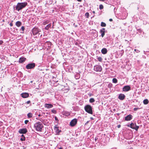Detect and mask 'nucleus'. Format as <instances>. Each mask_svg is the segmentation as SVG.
<instances>
[{
    "instance_id": "nucleus-1",
    "label": "nucleus",
    "mask_w": 149,
    "mask_h": 149,
    "mask_svg": "<svg viewBox=\"0 0 149 149\" xmlns=\"http://www.w3.org/2000/svg\"><path fill=\"white\" fill-rule=\"evenodd\" d=\"M27 4V3L26 2L18 3L15 7H14V8H15V10L19 11V10L24 8Z\"/></svg>"
},
{
    "instance_id": "nucleus-2",
    "label": "nucleus",
    "mask_w": 149,
    "mask_h": 149,
    "mask_svg": "<svg viewBox=\"0 0 149 149\" xmlns=\"http://www.w3.org/2000/svg\"><path fill=\"white\" fill-rule=\"evenodd\" d=\"M34 127L38 131L41 132L43 127L42 124L40 122H36L34 125Z\"/></svg>"
},
{
    "instance_id": "nucleus-3",
    "label": "nucleus",
    "mask_w": 149,
    "mask_h": 149,
    "mask_svg": "<svg viewBox=\"0 0 149 149\" xmlns=\"http://www.w3.org/2000/svg\"><path fill=\"white\" fill-rule=\"evenodd\" d=\"M84 109L85 111L87 113L92 114L93 111L92 108L91 106L90 105H87L84 107Z\"/></svg>"
},
{
    "instance_id": "nucleus-4",
    "label": "nucleus",
    "mask_w": 149,
    "mask_h": 149,
    "mask_svg": "<svg viewBox=\"0 0 149 149\" xmlns=\"http://www.w3.org/2000/svg\"><path fill=\"white\" fill-rule=\"evenodd\" d=\"M35 64L34 63H30L27 65L26 66V68L27 69H33L35 67Z\"/></svg>"
},
{
    "instance_id": "nucleus-5",
    "label": "nucleus",
    "mask_w": 149,
    "mask_h": 149,
    "mask_svg": "<svg viewBox=\"0 0 149 149\" xmlns=\"http://www.w3.org/2000/svg\"><path fill=\"white\" fill-rule=\"evenodd\" d=\"M128 126L130 127L133 129H135L136 131H137L139 128V126L136 125V124H134L133 123H132L130 125H128Z\"/></svg>"
},
{
    "instance_id": "nucleus-6",
    "label": "nucleus",
    "mask_w": 149,
    "mask_h": 149,
    "mask_svg": "<svg viewBox=\"0 0 149 149\" xmlns=\"http://www.w3.org/2000/svg\"><path fill=\"white\" fill-rule=\"evenodd\" d=\"M94 70L96 72H101L102 70V68L100 65H97L94 67Z\"/></svg>"
},
{
    "instance_id": "nucleus-7",
    "label": "nucleus",
    "mask_w": 149,
    "mask_h": 149,
    "mask_svg": "<svg viewBox=\"0 0 149 149\" xmlns=\"http://www.w3.org/2000/svg\"><path fill=\"white\" fill-rule=\"evenodd\" d=\"M77 119L74 118L70 122V125L72 127H73L77 124Z\"/></svg>"
},
{
    "instance_id": "nucleus-8",
    "label": "nucleus",
    "mask_w": 149,
    "mask_h": 149,
    "mask_svg": "<svg viewBox=\"0 0 149 149\" xmlns=\"http://www.w3.org/2000/svg\"><path fill=\"white\" fill-rule=\"evenodd\" d=\"M40 31V29L34 27L32 30V32L33 35L37 34Z\"/></svg>"
},
{
    "instance_id": "nucleus-9",
    "label": "nucleus",
    "mask_w": 149,
    "mask_h": 149,
    "mask_svg": "<svg viewBox=\"0 0 149 149\" xmlns=\"http://www.w3.org/2000/svg\"><path fill=\"white\" fill-rule=\"evenodd\" d=\"M131 89V87L129 86H125L123 88V91H124L127 92L130 91Z\"/></svg>"
},
{
    "instance_id": "nucleus-10",
    "label": "nucleus",
    "mask_w": 149,
    "mask_h": 149,
    "mask_svg": "<svg viewBox=\"0 0 149 149\" xmlns=\"http://www.w3.org/2000/svg\"><path fill=\"white\" fill-rule=\"evenodd\" d=\"M27 132L26 128H22L19 130V132L20 134H25Z\"/></svg>"
},
{
    "instance_id": "nucleus-11",
    "label": "nucleus",
    "mask_w": 149,
    "mask_h": 149,
    "mask_svg": "<svg viewBox=\"0 0 149 149\" xmlns=\"http://www.w3.org/2000/svg\"><path fill=\"white\" fill-rule=\"evenodd\" d=\"M132 118V116L131 114H129L125 117V120L126 121H130Z\"/></svg>"
},
{
    "instance_id": "nucleus-12",
    "label": "nucleus",
    "mask_w": 149,
    "mask_h": 149,
    "mask_svg": "<svg viewBox=\"0 0 149 149\" xmlns=\"http://www.w3.org/2000/svg\"><path fill=\"white\" fill-rule=\"evenodd\" d=\"M105 29L104 28H102L100 29V32L101 33V36L102 38H103L105 35Z\"/></svg>"
},
{
    "instance_id": "nucleus-13",
    "label": "nucleus",
    "mask_w": 149,
    "mask_h": 149,
    "mask_svg": "<svg viewBox=\"0 0 149 149\" xmlns=\"http://www.w3.org/2000/svg\"><path fill=\"white\" fill-rule=\"evenodd\" d=\"M125 97V96L124 94H120L118 95V98L121 100H123L124 99Z\"/></svg>"
},
{
    "instance_id": "nucleus-14",
    "label": "nucleus",
    "mask_w": 149,
    "mask_h": 149,
    "mask_svg": "<svg viewBox=\"0 0 149 149\" xmlns=\"http://www.w3.org/2000/svg\"><path fill=\"white\" fill-rule=\"evenodd\" d=\"M21 95L22 97L26 98L29 97V94L27 93H22Z\"/></svg>"
},
{
    "instance_id": "nucleus-15",
    "label": "nucleus",
    "mask_w": 149,
    "mask_h": 149,
    "mask_svg": "<svg viewBox=\"0 0 149 149\" xmlns=\"http://www.w3.org/2000/svg\"><path fill=\"white\" fill-rule=\"evenodd\" d=\"M44 106L47 109H49L52 108L53 107L52 105L51 104H45Z\"/></svg>"
},
{
    "instance_id": "nucleus-16",
    "label": "nucleus",
    "mask_w": 149,
    "mask_h": 149,
    "mask_svg": "<svg viewBox=\"0 0 149 149\" xmlns=\"http://www.w3.org/2000/svg\"><path fill=\"white\" fill-rule=\"evenodd\" d=\"M26 60V58L24 57H21L19 59V62L20 63H22L25 61Z\"/></svg>"
},
{
    "instance_id": "nucleus-17",
    "label": "nucleus",
    "mask_w": 149,
    "mask_h": 149,
    "mask_svg": "<svg viewBox=\"0 0 149 149\" xmlns=\"http://www.w3.org/2000/svg\"><path fill=\"white\" fill-rule=\"evenodd\" d=\"M101 52L102 54H105L107 53V50L106 48H103L101 50Z\"/></svg>"
},
{
    "instance_id": "nucleus-18",
    "label": "nucleus",
    "mask_w": 149,
    "mask_h": 149,
    "mask_svg": "<svg viewBox=\"0 0 149 149\" xmlns=\"http://www.w3.org/2000/svg\"><path fill=\"white\" fill-rule=\"evenodd\" d=\"M22 25V23L19 21L15 23V25L18 27H19Z\"/></svg>"
},
{
    "instance_id": "nucleus-19",
    "label": "nucleus",
    "mask_w": 149,
    "mask_h": 149,
    "mask_svg": "<svg viewBox=\"0 0 149 149\" xmlns=\"http://www.w3.org/2000/svg\"><path fill=\"white\" fill-rule=\"evenodd\" d=\"M51 24H48L45 28V29L46 30H48L49 28L51 27Z\"/></svg>"
},
{
    "instance_id": "nucleus-20",
    "label": "nucleus",
    "mask_w": 149,
    "mask_h": 149,
    "mask_svg": "<svg viewBox=\"0 0 149 149\" xmlns=\"http://www.w3.org/2000/svg\"><path fill=\"white\" fill-rule=\"evenodd\" d=\"M149 101L148 99H146L143 100V103L144 104H147L149 103Z\"/></svg>"
},
{
    "instance_id": "nucleus-21",
    "label": "nucleus",
    "mask_w": 149,
    "mask_h": 149,
    "mask_svg": "<svg viewBox=\"0 0 149 149\" xmlns=\"http://www.w3.org/2000/svg\"><path fill=\"white\" fill-rule=\"evenodd\" d=\"M112 82L113 83H116L118 82V80L116 78H113L112 79Z\"/></svg>"
},
{
    "instance_id": "nucleus-22",
    "label": "nucleus",
    "mask_w": 149,
    "mask_h": 149,
    "mask_svg": "<svg viewBox=\"0 0 149 149\" xmlns=\"http://www.w3.org/2000/svg\"><path fill=\"white\" fill-rule=\"evenodd\" d=\"M32 114L31 113H29L27 114V116L29 118H31L32 117Z\"/></svg>"
},
{
    "instance_id": "nucleus-23",
    "label": "nucleus",
    "mask_w": 149,
    "mask_h": 149,
    "mask_svg": "<svg viewBox=\"0 0 149 149\" xmlns=\"http://www.w3.org/2000/svg\"><path fill=\"white\" fill-rule=\"evenodd\" d=\"M106 26V24L104 22H102L101 23V26L102 27H105Z\"/></svg>"
},
{
    "instance_id": "nucleus-24",
    "label": "nucleus",
    "mask_w": 149,
    "mask_h": 149,
    "mask_svg": "<svg viewBox=\"0 0 149 149\" xmlns=\"http://www.w3.org/2000/svg\"><path fill=\"white\" fill-rule=\"evenodd\" d=\"M95 100L93 98H91L89 100V102L90 103H93L95 102Z\"/></svg>"
},
{
    "instance_id": "nucleus-25",
    "label": "nucleus",
    "mask_w": 149,
    "mask_h": 149,
    "mask_svg": "<svg viewBox=\"0 0 149 149\" xmlns=\"http://www.w3.org/2000/svg\"><path fill=\"white\" fill-rule=\"evenodd\" d=\"M49 20H47L45 22H44L43 23V24L44 25H45L46 24H47L49 23Z\"/></svg>"
},
{
    "instance_id": "nucleus-26",
    "label": "nucleus",
    "mask_w": 149,
    "mask_h": 149,
    "mask_svg": "<svg viewBox=\"0 0 149 149\" xmlns=\"http://www.w3.org/2000/svg\"><path fill=\"white\" fill-rule=\"evenodd\" d=\"M97 60L101 62L102 61V59L101 57H99L97 58Z\"/></svg>"
},
{
    "instance_id": "nucleus-27",
    "label": "nucleus",
    "mask_w": 149,
    "mask_h": 149,
    "mask_svg": "<svg viewBox=\"0 0 149 149\" xmlns=\"http://www.w3.org/2000/svg\"><path fill=\"white\" fill-rule=\"evenodd\" d=\"M85 16L87 18H88L89 17V13L88 12L86 13L85 14Z\"/></svg>"
},
{
    "instance_id": "nucleus-28",
    "label": "nucleus",
    "mask_w": 149,
    "mask_h": 149,
    "mask_svg": "<svg viewBox=\"0 0 149 149\" xmlns=\"http://www.w3.org/2000/svg\"><path fill=\"white\" fill-rule=\"evenodd\" d=\"M52 113L55 114L56 113V111L54 109H53L52 110Z\"/></svg>"
},
{
    "instance_id": "nucleus-29",
    "label": "nucleus",
    "mask_w": 149,
    "mask_h": 149,
    "mask_svg": "<svg viewBox=\"0 0 149 149\" xmlns=\"http://www.w3.org/2000/svg\"><path fill=\"white\" fill-rule=\"evenodd\" d=\"M20 140L21 141H25V137H21V138H20Z\"/></svg>"
},
{
    "instance_id": "nucleus-30",
    "label": "nucleus",
    "mask_w": 149,
    "mask_h": 149,
    "mask_svg": "<svg viewBox=\"0 0 149 149\" xmlns=\"http://www.w3.org/2000/svg\"><path fill=\"white\" fill-rule=\"evenodd\" d=\"M103 6L101 4L99 6V8L100 9H103Z\"/></svg>"
},
{
    "instance_id": "nucleus-31",
    "label": "nucleus",
    "mask_w": 149,
    "mask_h": 149,
    "mask_svg": "<svg viewBox=\"0 0 149 149\" xmlns=\"http://www.w3.org/2000/svg\"><path fill=\"white\" fill-rule=\"evenodd\" d=\"M134 51L137 53H138L140 52V51L136 49H134Z\"/></svg>"
},
{
    "instance_id": "nucleus-32",
    "label": "nucleus",
    "mask_w": 149,
    "mask_h": 149,
    "mask_svg": "<svg viewBox=\"0 0 149 149\" xmlns=\"http://www.w3.org/2000/svg\"><path fill=\"white\" fill-rule=\"evenodd\" d=\"M21 29L23 31H24L25 29V28H24V26H22V27L21 28Z\"/></svg>"
},
{
    "instance_id": "nucleus-33",
    "label": "nucleus",
    "mask_w": 149,
    "mask_h": 149,
    "mask_svg": "<svg viewBox=\"0 0 149 149\" xmlns=\"http://www.w3.org/2000/svg\"><path fill=\"white\" fill-rule=\"evenodd\" d=\"M29 121L28 120H26L24 121V123L25 124H27Z\"/></svg>"
},
{
    "instance_id": "nucleus-34",
    "label": "nucleus",
    "mask_w": 149,
    "mask_h": 149,
    "mask_svg": "<svg viewBox=\"0 0 149 149\" xmlns=\"http://www.w3.org/2000/svg\"><path fill=\"white\" fill-rule=\"evenodd\" d=\"M13 21H11V23H10V25L11 26H13V24L12 23L13 22Z\"/></svg>"
},
{
    "instance_id": "nucleus-35",
    "label": "nucleus",
    "mask_w": 149,
    "mask_h": 149,
    "mask_svg": "<svg viewBox=\"0 0 149 149\" xmlns=\"http://www.w3.org/2000/svg\"><path fill=\"white\" fill-rule=\"evenodd\" d=\"M139 108H135L134 109V111H137L138 109H139Z\"/></svg>"
},
{
    "instance_id": "nucleus-36",
    "label": "nucleus",
    "mask_w": 149,
    "mask_h": 149,
    "mask_svg": "<svg viewBox=\"0 0 149 149\" xmlns=\"http://www.w3.org/2000/svg\"><path fill=\"white\" fill-rule=\"evenodd\" d=\"M3 43V41L1 40H0V45H2Z\"/></svg>"
},
{
    "instance_id": "nucleus-37",
    "label": "nucleus",
    "mask_w": 149,
    "mask_h": 149,
    "mask_svg": "<svg viewBox=\"0 0 149 149\" xmlns=\"http://www.w3.org/2000/svg\"><path fill=\"white\" fill-rule=\"evenodd\" d=\"M31 102L30 100H29V101H27L26 102V103L27 104H29V103H30Z\"/></svg>"
},
{
    "instance_id": "nucleus-38",
    "label": "nucleus",
    "mask_w": 149,
    "mask_h": 149,
    "mask_svg": "<svg viewBox=\"0 0 149 149\" xmlns=\"http://www.w3.org/2000/svg\"><path fill=\"white\" fill-rule=\"evenodd\" d=\"M55 120H58V118L56 117L55 116Z\"/></svg>"
},
{
    "instance_id": "nucleus-39",
    "label": "nucleus",
    "mask_w": 149,
    "mask_h": 149,
    "mask_svg": "<svg viewBox=\"0 0 149 149\" xmlns=\"http://www.w3.org/2000/svg\"><path fill=\"white\" fill-rule=\"evenodd\" d=\"M109 21L110 22H112L113 21V20H112V19H109Z\"/></svg>"
},
{
    "instance_id": "nucleus-40",
    "label": "nucleus",
    "mask_w": 149,
    "mask_h": 149,
    "mask_svg": "<svg viewBox=\"0 0 149 149\" xmlns=\"http://www.w3.org/2000/svg\"><path fill=\"white\" fill-rule=\"evenodd\" d=\"M120 125H118V128H120Z\"/></svg>"
},
{
    "instance_id": "nucleus-41",
    "label": "nucleus",
    "mask_w": 149,
    "mask_h": 149,
    "mask_svg": "<svg viewBox=\"0 0 149 149\" xmlns=\"http://www.w3.org/2000/svg\"><path fill=\"white\" fill-rule=\"evenodd\" d=\"M82 0H77V1H78L81 2Z\"/></svg>"
},
{
    "instance_id": "nucleus-42",
    "label": "nucleus",
    "mask_w": 149,
    "mask_h": 149,
    "mask_svg": "<svg viewBox=\"0 0 149 149\" xmlns=\"http://www.w3.org/2000/svg\"><path fill=\"white\" fill-rule=\"evenodd\" d=\"M100 1H104L105 0H99Z\"/></svg>"
},
{
    "instance_id": "nucleus-43",
    "label": "nucleus",
    "mask_w": 149,
    "mask_h": 149,
    "mask_svg": "<svg viewBox=\"0 0 149 149\" xmlns=\"http://www.w3.org/2000/svg\"><path fill=\"white\" fill-rule=\"evenodd\" d=\"M21 136H22V137H24V135L23 134H22V135Z\"/></svg>"
},
{
    "instance_id": "nucleus-44",
    "label": "nucleus",
    "mask_w": 149,
    "mask_h": 149,
    "mask_svg": "<svg viewBox=\"0 0 149 149\" xmlns=\"http://www.w3.org/2000/svg\"><path fill=\"white\" fill-rule=\"evenodd\" d=\"M97 138H95V140L96 141V140H97Z\"/></svg>"
},
{
    "instance_id": "nucleus-45",
    "label": "nucleus",
    "mask_w": 149,
    "mask_h": 149,
    "mask_svg": "<svg viewBox=\"0 0 149 149\" xmlns=\"http://www.w3.org/2000/svg\"><path fill=\"white\" fill-rule=\"evenodd\" d=\"M88 121L86 122V123H85V124H87L88 123Z\"/></svg>"
},
{
    "instance_id": "nucleus-46",
    "label": "nucleus",
    "mask_w": 149,
    "mask_h": 149,
    "mask_svg": "<svg viewBox=\"0 0 149 149\" xmlns=\"http://www.w3.org/2000/svg\"><path fill=\"white\" fill-rule=\"evenodd\" d=\"M91 120H93V118L92 117L91 118Z\"/></svg>"
},
{
    "instance_id": "nucleus-47",
    "label": "nucleus",
    "mask_w": 149,
    "mask_h": 149,
    "mask_svg": "<svg viewBox=\"0 0 149 149\" xmlns=\"http://www.w3.org/2000/svg\"><path fill=\"white\" fill-rule=\"evenodd\" d=\"M61 132V130H59V131L58 130V133H59V132Z\"/></svg>"
},
{
    "instance_id": "nucleus-48",
    "label": "nucleus",
    "mask_w": 149,
    "mask_h": 149,
    "mask_svg": "<svg viewBox=\"0 0 149 149\" xmlns=\"http://www.w3.org/2000/svg\"><path fill=\"white\" fill-rule=\"evenodd\" d=\"M54 22H53V24H54ZM54 24H53V26H52V28H53Z\"/></svg>"
},
{
    "instance_id": "nucleus-49",
    "label": "nucleus",
    "mask_w": 149,
    "mask_h": 149,
    "mask_svg": "<svg viewBox=\"0 0 149 149\" xmlns=\"http://www.w3.org/2000/svg\"><path fill=\"white\" fill-rule=\"evenodd\" d=\"M93 13H95V11H93Z\"/></svg>"
},
{
    "instance_id": "nucleus-50",
    "label": "nucleus",
    "mask_w": 149,
    "mask_h": 149,
    "mask_svg": "<svg viewBox=\"0 0 149 149\" xmlns=\"http://www.w3.org/2000/svg\"><path fill=\"white\" fill-rule=\"evenodd\" d=\"M59 149H62V148H59Z\"/></svg>"
},
{
    "instance_id": "nucleus-51",
    "label": "nucleus",
    "mask_w": 149,
    "mask_h": 149,
    "mask_svg": "<svg viewBox=\"0 0 149 149\" xmlns=\"http://www.w3.org/2000/svg\"><path fill=\"white\" fill-rule=\"evenodd\" d=\"M32 82H33V81H31V83H32Z\"/></svg>"
},
{
    "instance_id": "nucleus-52",
    "label": "nucleus",
    "mask_w": 149,
    "mask_h": 149,
    "mask_svg": "<svg viewBox=\"0 0 149 149\" xmlns=\"http://www.w3.org/2000/svg\"><path fill=\"white\" fill-rule=\"evenodd\" d=\"M38 116H40V115H39Z\"/></svg>"
},
{
    "instance_id": "nucleus-53",
    "label": "nucleus",
    "mask_w": 149,
    "mask_h": 149,
    "mask_svg": "<svg viewBox=\"0 0 149 149\" xmlns=\"http://www.w3.org/2000/svg\"><path fill=\"white\" fill-rule=\"evenodd\" d=\"M0 149H1V148H0Z\"/></svg>"
}]
</instances>
